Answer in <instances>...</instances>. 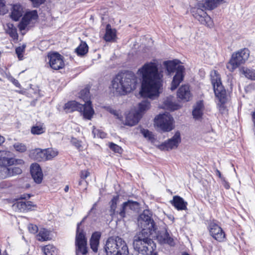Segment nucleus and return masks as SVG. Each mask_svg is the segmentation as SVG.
Returning a JSON list of instances; mask_svg holds the SVG:
<instances>
[{
	"instance_id": "nucleus-1",
	"label": "nucleus",
	"mask_w": 255,
	"mask_h": 255,
	"mask_svg": "<svg viewBox=\"0 0 255 255\" xmlns=\"http://www.w3.org/2000/svg\"><path fill=\"white\" fill-rule=\"evenodd\" d=\"M152 216L150 211L145 210L138 218V226L141 231L134 236L133 247L137 253L141 255H149L155 247L153 241L149 238L157 229Z\"/></svg>"
},
{
	"instance_id": "nucleus-2",
	"label": "nucleus",
	"mask_w": 255,
	"mask_h": 255,
	"mask_svg": "<svg viewBox=\"0 0 255 255\" xmlns=\"http://www.w3.org/2000/svg\"><path fill=\"white\" fill-rule=\"evenodd\" d=\"M156 60L146 62L138 69L142 77L141 88L140 93L142 97L153 99L159 95V90L162 86L163 74L158 68Z\"/></svg>"
},
{
	"instance_id": "nucleus-3",
	"label": "nucleus",
	"mask_w": 255,
	"mask_h": 255,
	"mask_svg": "<svg viewBox=\"0 0 255 255\" xmlns=\"http://www.w3.org/2000/svg\"><path fill=\"white\" fill-rule=\"evenodd\" d=\"M137 78L131 71H126L118 73L112 81V86L116 93L124 95L135 89Z\"/></svg>"
},
{
	"instance_id": "nucleus-4",
	"label": "nucleus",
	"mask_w": 255,
	"mask_h": 255,
	"mask_svg": "<svg viewBox=\"0 0 255 255\" xmlns=\"http://www.w3.org/2000/svg\"><path fill=\"white\" fill-rule=\"evenodd\" d=\"M107 255H128V250L126 242L121 238L111 237L108 239L104 246Z\"/></svg>"
},
{
	"instance_id": "nucleus-5",
	"label": "nucleus",
	"mask_w": 255,
	"mask_h": 255,
	"mask_svg": "<svg viewBox=\"0 0 255 255\" xmlns=\"http://www.w3.org/2000/svg\"><path fill=\"white\" fill-rule=\"evenodd\" d=\"M211 77L215 95L220 103L218 104L219 110L221 114H224L226 112L224 104L227 100L226 90L222 85L219 74L216 71L212 73Z\"/></svg>"
},
{
	"instance_id": "nucleus-6",
	"label": "nucleus",
	"mask_w": 255,
	"mask_h": 255,
	"mask_svg": "<svg viewBox=\"0 0 255 255\" xmlns=\"http://www.w3.org/2000/svg\"><path fill=\"white\" fill-rule=\"evenodd\" d=\"M64 109L67 113L77 111L81 113L84 119L90 120L95 113L91 101L85 102L84 104H81L75 101L68 102L65 104Z\"/></svg>"
},
{
	"instance_id": "nucleus-7",
	"label": "nucleus",
	"mask_w": 255,
	"mask_h": 255,
	"mask_svg": "<svg viewBox=\"0 0 255 255\" xmlns=\"http://www.w3.org/2000/svg\"><path fill=\"white\" fill-rule=\"evenodd\" d=\"M163 64L169 74L176 71L170 88L172 91H173L177 88L180 83L183 80L185 68L183 66H177V63L174 61H164Z\"/></svg>"
},
{
	"instance_id": "nucleus-8",
	"label": "nucleus",
	"mask_w": 255,
	"mask_h": 255,
	"mask_svg": "<svg viewBox=\"0 0 255 255\" xmlns=\"http://www.w3.org/2000/svg\"><path fill=\"white\" fill-rule=\"evenodd\" d=\"M250 56V51L248 48L240 49L233 53L231 59L227 64L226 67L230 71H234L241 64L245 63Z\"/></svg>"
},
{
	"instance_id": "nucleus-9",
	"label": "nucleus",
	"mask_w": 255,
	"mask_h": 255,
	"mask_svg": "<svg viewBox=\"0 0 255 255\" xmlns=\"http://www.w3.org/2000/svg\"><path fill=\"white\" fill-rule=\"evenodd\" d=\"M87 217V216H85L81 222L77 224L75 241L77 255H78L79 253L82 255H86L88 253L87 239L85 237V234L83 230L80 228V226L84 222Z\"/></svg>"
},
{
	"instance_id": "nucleus-10",
	"label": "nucleus",
	"mask_w": 255,
	"mask_h": 255,
	"mask_svg": "<svg viewBox=\"0 0 255 255\" xmlns=\"http://www.w3.org/2000/svg\"><path fill=\"white\" fill-rule=\"evenodd\" d=\"M173 118L168 113L159 115L155 119V123L163 131H169L173 129Z\"/></svg>"
},
{
	"instance_id": "nucleus-11",
	"label": "nucleus",
	"mask_w": 255,
	"mask_h": 255,
	"mask_svg": "<svg viewBox=\"0 0 255 255\" xmlns=\"http://www.w3.org/2000/svg\"><path fill=\"white\" fill-rule=\"evenodd\" d=\"M208 230L210 235L216 241L221 242L225 239V233L223 229L215 223H210L209 225Z\"/></svg>"
},
{
	"instance_id": "nucleus-12",
	"label": "nucleus",
	"mask_w": 255,
	"mask_h": 255,
	"mask_svg": "<svg viewBox=\"0 0 255 255\" xmlns=\"http://www.w3.org/2000/svg\"><path fill=\"white\" fill-rule=\"evenodd\" d=\"M48 59L50 67L54 70H59L64 67L63 56L57 52L49 54Z\"/></svg>"
},
{
	"instance_id": "nucleus-13",
	"label": "nucleus",
	"mask_w": 255,
	"mask_h": 255,
	"mask_svg": "<svg viewBox=\"0 0 255 255\" xmlns=\"http://www.w3.org/2000/svg\"><path fill=\"white\" fill-rule=\"evenodd\" d=\"M180 142V133L179 131H177L172 138L161 144L159 148L162 150H171L177 148Z\"/></svg>"
},
{
	"instance_id": "nucleus-14",
	"label": "nucleus",
	"mask_w": 255,
	"mask_h": 255,
	"mask_svg": "<svg viewBox=\"0 0 255 255\" xmlns=\"http://www.w3.org/2000/svg\"><path fill=\"white\" fill-rule=\"evenodd\" d=\"M11 13L9 16H38L36 10H24L23 7L19 3L11 5Z\"/></svg>"
},
{
	"instance_id": "nucleus-15",
	"label": "nucleus",
	"mask_w": 255,
	"mask_h": 255,
	"mask_svg": "<svg viewBox=\"0 0 255 255\" xmlns=\"http://www.w3.org/2000/svg\"><path fill=\"white\" fill-rule=\"evenodd\" d=\"M30 173L34 181L38 184L40 183L43 179V173L40 165L32 163L30 166Z\"/></svg>"
},
{
	"instance_id": "nucleus-16",
	"label": "nucleus",
	"mask_w": 255,
	"mask_h": 255,
	"mask_svg": "<svg viewBox=\"0 0 255 255\" xmlns=\"http://www.w3.org/2000/svg\"><path fill=\"white\" fill-rule=\"evenodd\" d=\"M177 96L184 102L189 101L192 98L189 86L186 84L182 85L177 91Z\"/></svg>"
},
{
	"instance_id": "nucleus-17",
	"label": "nucleus",
	"mask_w": 255,
	"mask_h": 255,
	"mask_svg": "<svg viewBox=\"0 0 255 255\" xmlns=\"http://www.w3.org/2000/svg\"><path fill=\"white\" fill-rule=\"evenodd\" d=\"M170 202L178 211L187 210V202L179 196H173V199Z\"/></svg>"
},
{
	"instance_id": "nucleus-18",
	"label": "nucleus",
	"mask_w": 255,
	"mask_h": 255,
	"mask_svg": "<svg viewBox=\"0 0 255 255\" xmlns=\"http://www.w3.org/2000/svg\"><path fill=\"white\" fill-rule=\"evenodd\" d=\"M35 205L29 201H18L13 205V207L15 210H17L20 212L27 211L31 210Z\"/></svg>"
},
{
	"instance_id": "nucleus-19",
	"label": "nucleus",
	"mask_w": 255,
	"mask_h": 255,
	"mask_svg": "<svg viewBox=\"0 0 255 255\" xmlns=\"http://www.w3.org/2000/svg\"><path fill=\"white\" fill-rule=\"evenodd\" d=\"M157 238L161 244H168L170 246H174L175 245L173 239L170 236L167 230L161 231Z\"/></svg>"
},
{
	"instance_id": "nucleus-20",
	"label": "nucleus",
	"mask_w": 255,
	"mask_h": 255,
	"mask_svg": "<svg viewBox=\"0 0 255 255\" xmlns=\"http://www.w3.org/2000/svg\"><path fill=\"white\" fill-rule=\"evenodd\" d=\"M0 161L4 165H11L14 163V159L10 157V152L6 150H0Z\"/></svg>"
},
{
	"instance_id": "nucleus-21",
	"label": "nucleus",
	"mask_w": 255,
	"mask_h": 255,
	"mask_svg": "<svg viewBox=\"0 0 255 255\" xmlns=\"http://www.w3.org/2000/svg\"><path fill=\"white\" fill-rule=\"evenodd\" d=\"M141 118V115L138 112L134 114H129L127 117L125 121V125L129 126H133L136 125Z\"/></svg>"
},
{
	"instance_id": "nucleus-22",
	"label": "nucleus",
	"mask_w": 255,
	"mask_h": 255,
	"mask_svg": "<svg viewBox=\"0 0 255 255\" xmlns=\"http://www.w3.org/2000/svg\"><path fill=\"white\" fill-rule=\"evenodd\" d=\"M204 108V106L203 101H199L196 103L192 111V115L195 119L199 120L202 118Z\"/></svg>"
},
{
	"instance_id": "nucleus-23",
	"label": "nucleus",
	"mask_w": 255,
	"mask_h": 255,
	"mask_svg": "<svg viewBox=\"0 0 255 255\" xmlns=\"http://www.w3.org/2000/svg\"><path fill=\"white\" fill-rule=\"evenodd\" d=\"M225 2V0H205L203 7L206 10H212Z\"/></svg>"
},
{
	"instance_id": "nucleus-24",
	"label": "nucleus",
	"mask_w": 255,
	"mask_h": 255,
	"mask_svg": "<svg viewBox=\"0 0 255 255\" xmlns=\"http://www.w3.org/2000/svg\"><path fill=\"white\" fill-rule=\"evenodd\" d=\"M116 38V31L112 29L110 24H108L106 28V33L104 39L107 42H113Z\"/></svg>"
},
{
	"instance_id": "nucleus-25",
	"label": "nucleus",
	"mask_w": 255,
	"mask_h": 255,
	"mask_svg": "<svg viewBox=\"0 0 255 255\" xmlns=\"http://www.w3.org/2000/svg\"><path fill=\"white\" fill-rule=\"evenodd\" d=\"M30 156L31 158L38 161L45 160L44 149L36 148L30 151Z\"/></svg>"
},
{
	"instance_id": "nucleus-26",
	"label": "nucleus",
	"mask_w": 255,
	"mask_h": 255,
	"mask_svg": "<svg viewBox=\"0 0 255 255\" xmlns=\"http://www.w3.org/2000/svg\"><path fill=\"white\" fill-rule=\"evenodd\" d=\"M101 236V234L99 232H94L92 235L90 239V246L94 252H97L98 251Z\"/></svg>"
},
{
	"instance_id": "nucleus-27",
	"label": "nucleus",
	"mask_w": 255,
	"mask_h": 255,
	"mask_svg": "<svg viewBox=\"0 0 255 255\" xmlns=\"http://www.w3.org/2000/svg\"><path fill=\"white\" fill-rule=\"evenodd\" d=\"M119 196H114L109 203L110 205V209L109 210L110 215L111 216L112 219L114 217L117 215H119L120 211H116L117 203L119 201Z\"/></svg>"
},
{
	"instance_id": "nucleus-28",
	"label": "nucleus",
	"mask_w": 255,
	"mask_h": 255,
	"mask_svg": "<svg viewBox=\"0 0 255 255\" xmlns=\"http://www.w3.org/2000/svg\"><path fill=\"white\" fill-rule=\"evenodd\" d=\"M6 33H7L13 40H18V33L16 27L12 23H8L4 27Z\"/></svg>"
},
{
	"instance_id": "nucleus-29",
	"label": "nucleus",
	"mask_w": 255,
	"mask_h": 255,
	"mask_svg": "<svg viewBox=\"0 0 255 255\" xmlns=\"http://www.w3.org/2000/svg\"><path fill=\"white\" fill-rule=\"evenodd\" d=\"M38 17H22L18 25L19 30H24L26 26L30 24L31 21H36Z\"/></svg>"
},
{
	"instance_id": "nucleus-30",
	"label": "nucleus",
	"mask_w": 255,
	"mask_h": 255,
	"mask_svg": "<svg viewBox=\"0 0 255 255\" xmlns=\"http://www.w3.org/2000/svg\"><path fill=\"white\" fill-rule=\"evenodd\" d=\"M240 71L247 79L255 80V70L243 67L240 69Z\"/></svg>"
},
{
	"instance_id": "nucleus-31",
	"label": "nucleus",
	"mask_w": 255,
	"mask_h": 255,
	"mask_svg": "<svg viewBox=\"0 0 255 255\" xmlns=\"http://www.w3.org/2000/svg\"><path fill=\"white\" fill-rule=\"evenodd\" d=\"M75 51L79 56H83L88 51V46L86 42H82L79 46L76 48Z\"/></svg>"
},
{
	"instance_id": "nucleus-32",
	"label": "nucleus",
	"mask_w": 255,
	"mask_h": 255,
	"mask_svg": "<svg viewBox=\"0 0 255 255\" xmlns=\"http://www.w3.org/2000/svg\"><path fill=\"white\" fill-rule=\"evenodd\" d=\"M45 160H49L56 156L58 152L56 149L53 148H47L44 149Z\"/></svg>"
},
{
	"instance_id": "nucleus-33",
	"label": "nucleus",
	"mask_w": 255,
	"mask_h": 255,
	"mask_svg": "<svg viewBox=\"0 0 255 255\" xmlns=\"http://www.w3.org/2000/svg\"><path fill=\"white\" fill-rule=\"evenodd\" d=\"M197 19L201 24L210 28L214 26L213 20L211 17H198Z\"/></svg>"
},
{
	"instance_id": "nucleus-34",
	"label": "nucleus",
	"mask_w": 255,
	"mask_h": 255,
	"mask_svg": "<svg viewBox=\"0 0 255 255\" xmlns=\"http://www.w3.org/2000/svg\"><path fill=\"white\" fill-rule=\"evenodd\" d=\"M49 232L45 229H41L37 235V240L42 242L49 240Z\"/></svg>"
},
{
	"instance_id": "nucleus-35",
	"label": "nucleus",
	"mask_w": 255,
	"mask_h": 255,
	"mask_svg": "<svg viewBox=\"0 0 255 255\" xmlns=\"http://www.w3.org/2000/svg\"><path fill=\"white\" fill-rule=\"evenodd\" d=\"M42 250L45 255H56L57 254L56 248L52 245L45 246Z\"/></svg>"
},
{
	"instance_id": "nucleus-36",
	"label": "nucleus",
	"mask_w": 255,
	"mask_h": 255,
	"mask_svg": "<svg viewBox=\"0 0 255 255\" xmlns=\"http://www.w3.org/2000/svg\"><path fill=\"white\" fill-rule=\"evenodd\" d=\"M9 165H1L0 166V179H5L9 177Z\"/></svg>"
},
{
	"instance_id": "nucleus-37",
	"label": "nucleus",
	"mask_w": 255,
	"mask_h": 255,
	"mask_svg": "<svg viewBox=\"0 0 255 255\" xmlns=\"http://www.w3.org/2000/svg\"><path fill=\"white\" fill-rule=\"evenodd\" d=\"M128 204L129 209L131 211H136L139 208V204L136 201H133L132 200H128L124 202V207L126 208V206Z\"/></svg>"
},
{
	"instance_id": "nucleus-38",
	"label": "nucleus",
	"mask_w": 255,
	"mask_h": 255,
	"mask_svg": "<svg viewBox=\"0 0 255 255\" xmlns=\"http://www.w3.org/2000/svg\"><path fill=\"white\" fill-rule=\"evenodd\" d=\"M150 107V102L147 100L142 101L138 104V112L141 113L148 110Z\"/></svg>"
},
{
	"instance_id": "nucleus-39",
	"label": "nucleus",
	"mask_w": 255,
	"mask_h": 255,
	"mask_svg": "<svg viewBox=\"0 0 255 255\" xmlns=\"http://www.w3.org/2000/svg\"><path fill=\"white\" fill-rule=\"evenodd\" d=\"M164 103L165 106L171 111L176 110L179 108V106L178 105L174 104L173 102L169 99L165 100Z\"/></svg>"
},
{
	"instance_id": "nucleus-40",
	"label": "nucleus",
	"mask_w": 255,
	"mask_h": 255,
	"mask_svg": "<svg viewBox=\"0 0 255 255\" xmlns=\"http://www.w3.org/2000/svg\"><path fill=\"white\" fill-rule=\"evenodd\" d=\"M129 210V206H128V204L126 206V207H124V203L122 205V207L120 210L119 212V216L121 218H124L126 217V214H128Z\"/></svg>"
},
{
	"instance_id": "nucleus-41",
	"label": "nucleus",
	"mask_w": 255,
	"mask_h": 255,
	"mask_svg": "<svg viewBox=\"0 0 255 255\" xmlns=\"http://www.w3.org/2000/svg\"><path fill=\"white\" fill-rule=\"evenodd\" d=\"M89 90L88 88H85L80 91L79 93V97L84 101L86 100L88 101V100L89 97Z\"/></svg>"
},
{
	"instance_id": "nucleus-42",
	"label": "nucleus",
	"mask_w": 255,
	"mask_h": 255,
	"mask_svg": "<svg viewBox=\"0 0 255 255\" xmlns=\"http://www.w3.org/2000/svg\"><path fill=\"white\" fill-rule=\"evenodd\" d=\"M109 147L115 153H122L123 152V149L121 147L113 142L109 143Z\"/></svg>"
},
{
	"instance_id": "nucleus-43",
	"label": "nucleus",
	"mask_w": 255,
	"mask_h": 255,
	"mask_svg": "<svg viewBox=\"0 0 255 255\" xmlns=\"http://www.w3.org/2000/svg\"><path fill=\"white\" fill-rule=\"evenodd\" d=\"M31 132L33 134H40L44 132V129L41 126H33L31 129Z\"/></svg>"
},
{
	"instance_id": "nucleus-44",
	"label": "nucleus",
	"mask_w": 255,
	"mask_h": 255,
	"mask_svg": "<svg viewBox=\"0 0 255 255\" xmlns=\"http://www.w3.org/2000/svg\"><path fill=\"white\" fill-rule=\"evenodd\" d=\"M14 148L19 152H24L26 150V146L23 143H16L13 145Z\"/></svg>"
},
{
	"instance_id": "nucleus-45",
	"label": "nucleus",
	"mask_w": 255,
	"mask_h": 255,
	"mask_svg": "<svg viewBox=\"0 0 255 255\" xmlns=\"http://www.w3.org/2000/svg\"><path fill=\"white\" fill-rule=\"evenodd\" d=\"M9 172L10 173L9 177L14 176V175H18V174H20L22 172L21 169L19 167H14L12 168L9 167Z\"/></svg>"
},
{
	"instance_id": "nucleus-46",
	"label": "nucleus",
	"mask_w": 255,
	"mask_h": 255,
	"mask_svg": "<svg viewBox=\"0 0 255 255\" xmlns=\"http://www.w3.org/2000/svg\"><path fill=\"white\" fill-rule=\"evenodd\" d=\"M25 45H23L21 46H19L15 49V52L17 55V57L19 60H21L23 57L22 53L24 51Z\"/></svg>"
},
{
	"instance_id": "nucleus-47",
	"label": "nucleus",
	"mask_w": 255,
	"mask_h": 255,
	"mask_svg": "<svg viewBox=\"0 0 255 255\" xmlns=\"http://www.w3.org/2000/svg\"><path fill=\"white\" fill-rule=\"evenodd\" d=\"M8 9L5 4L4 0H0V15H4L7 13Z\"/></svg>"
},
{
	"instance_id": "nucleus-48",
	"label": "nucleus",
	"mask_w": 255,
	"mask_h": 255,
	"mask_svg": "<svg viewBox=\"0 0 255 255\" xmlns=\"http://www.w3.org/2000/svg\"><path fill=\"white\" fill-rule=\"evenodd\" d=\"M141 133L145 138H147L149 140H151L153 138L152 132L149 131L148 129H143L141 130Z\"/></svg>"
},
{
	"instance_id": "nucleus-49",
	"label": "nucleus",
	"mask_w": 255,
	"mask_h": 255,
	"mask_svg": "<svg viewBox=\"0 0 255 255\" xmlns=\"http://www.w3.org/2000/svg\"><path fill=\"white\" fill-rule=\"evenodd\" d=\"M96 132H97V136L100 138H103L106 136V133L105 132L98 129H94L93 130V133L94 134V137L96 136Z\"/></svg>"
},
{
	"instance_id": "nucleus-50",
	"label": "nucleus",
	"mask_w": 255,
	"mask_h": 255,
	"mask_svg": "<svg viewBox=\"0 0 255 255\" xmlns=\"http://www.w3.org/2000/svg\"><path fill=\"white\" fill-rule=\"evenodd\" d=\"M28 229L29 231L32 234H35L38 231V227L37 226L32 224L28 225Z\"/></svg>"
},
{
	"instance_id": "nucleus-51",
	"label": "nucleus",
	"mask_w": 255,
	"mask_h": 255,
	"mask_svg": "<svg viewBox=\"0 0 255 255\" xmlns=\"http://www.w3.org/2000/svg\"><path fill=\"white\" fill-rule=\"evenodd\" d=\"M34 7H38L43 3L46 0H30Z\"/></svg>"
},
{
	"instance_id": "nucleus-52",
	"label": "nucleus",
	"mask_w": 255,
	"mask_h": 255,
	"mask_svg": "<svg viewBox=\"0 0 255 255\" xmlns=\"http://www.w3.org/2000/svg\"><path fill=\"white\" fill-rule=\"evenodd\" d=\"M105 109L112 114L118 116V112L110 106L105 107Z\"/></svg>"
},
{
	"instance_id": "nucleus-53",
	"label": "nucleus",
	"mask_w": 255,
	"mask_h": 255,
	"mask_svg": "<svg viewBox=\"0 0 255 255\" xmlns=\"http://www.w3.org/2000/svg\"><path fill=\"white\" fill-rule=\"evenodd\" d=\"M90 175V173L87 170H83L81 172V178L83 179H86Z\"/></svg>"
},
{
	"instance_id": "nucleus-54",
	"label": "nucleus",
	"mask_w": 255,
	"mask_h": 255,
	"mask_svg": "<svg viewBox=\"0 0 255 255\" xmlns=\"http://www.w3.org/2000/svg\"><path fill=\"white\" fill-rule=\"evenodd\" d=\"M99 14L101 15V16H105L106 15H108L109 12L107 9L106 8H104L100 10Z\"/></svg>"
},
{
	"instance_id": "nucleus-55",
	"label": "nucleus",
	"mask_w": 255,
	"mask_h": 255,
	"mask_svg": "<svg viewBox=\"0 0 255 255\" xmlns=\"http://www.w3.org/2000/svg\"><path fill=\"white\" fill-rule=\"evenodd\" d=\"M12 83L16 87H18V88H20V84H19V82L18 81V80L15 79H13V80L12 81Z\"/></svg>"
},
{
	"instance_id": "nucleus-56",
	"label": "nucleus",
	"mask_w": 255,
	"mask_h": 255,
	"mask_svg": "<svg viewBox=\"0 0 255 255\" xmlns=\"http://www.w3.org/2000/svg\"><path fill=\"white\" fill-rule=\"evenodd\" d=\"M222 180L224 182L223 185H224L225 188L227 189H229V188H230L229 184L225 180V178L223 179Z\"/></svg>"
},
{
	"instance_id": "nucleus-57",
	"label": "nucleus",
	"mask_w": 255,
	"mask_h": 255,
	"mask_svg": "<svg viewBox=\"0 0 255 255\" xmlns=\"http://www.w3.org/2000/svg\"><path fill=\"white\" fill-rule=\"evenodd\" d=\"M30 196L29 194H23V195H21L20 199L21 200L29 199L30 198Z\"/></svg>"
},
{
	"instance_id": "nucleus-58",
	"label": "nucleus",
	"mask_w": 255,
	"mask_h": 255,
	"mask_svg": "<svg viewBox=\"0 0 255 255\" xmlns=\"http://www.w3.org/2000/svg\"><path fill=\"white\" fill-rule=\"evenodd\" d=\"M96 205H97V203H95L93 205V207L91 209L90 211H89V213H88V215H89L90 214V213L93 211V210H95V208H96Z\"/></svg>"
},
{
	"instance_id": "nucleus-59",
	"label": "nucleus",
	"mask_w": 255,
	"mask_h": 255,
	"mask_svg": "<svg viewBox=\"0 0 255 255\" xmlns=\"http://www.w3.org/2000/svg\"><path fill=\"white\" fill-rule=\"evenodd\" d=\"M14 161H15V162L17 164H23L24 163L23 160H22V159H17V160L14 159Z\"/></svg>"
},
{
	"instance_id": "nucleus-60",
	"label": "nucleus",
	"mask_w": 255,
	"mask_h": 255,
	"mask_svg": "<svg viewBox=\"0 0 255 255\" xmlns=\"http://www.w3.org/2000/svg\"><path fill=\"white\" fill-rule=\"evenodd\" d=\"M4 137L1 135H0V145L4 141Z\"/></svg>"
},
{
	"instance_id": "nucleus-61",
	"label": "nucleus",
	"mask_w": 255,
	"mask_h": 255,
	"mask_svg": "<svg viewBox=\"0 0 255 255\" xmlns=\"http://www.w3.org/2000/svg\"><path fill=\"white\" fill-rule=\"evenodd\" d=\"M75 145L78 148H79L81 146V144H80V143L79 142V141H77L76 142H75Z\"/></svg>"
},
{
	"instance_id": "nucleus-62",
	"label": "nucleus",
	"mask_w": 255,
	"mask_h": 255,
	"mask_svg": "<svg viewBox=\"0 0 255 255\" xmlns=\"http://www.w3.org/2000/svg\"><path fill=\"white\" fill-rule=\"evenodd\" d=\"M217 173L218 175L219 176V177L221 179H224V178H223V177L221 176V172H220L219 170H217Z\"/></svg>"
},
{
	"instance_id": "nucleus-63",
	"label": "nucleus",
	"mask_w": 255,
	"mask_h": 255,
	"mask_svg": "<svg viewBox=\"0 0 255 255\" xmlns=\"http://www.w3.org/2000/svg\"><path fill=\"white\" fill-rule=\"evenodd\" d=\"M14 21H17L20 17H11Z\"/></svg>"
},
{
	"instance_id": "nucleus-64",
	"label": "nucleus",
	"mask_w": 255,
	"mask_h": 255,
	"mask_svg": "<svg viewBox=\"0 0 255 255\" xmlns=\"http://www.w3.org/2000/svg\"><path fill=\"white\" fill-rule=\"evenodd\" d=\"M69 190V186L68 185H66L64 188V191L66 192H67Z\"/></svg>"
}]
</instances>
